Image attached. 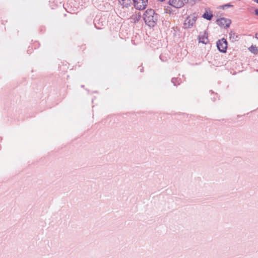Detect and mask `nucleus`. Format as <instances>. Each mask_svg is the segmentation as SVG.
Masks as SVG:
<instances>
[{
	"label": "nucleus",
	"mask_w": 258,
	"mask_h": 258,
	"mask_svg": "<svg viewBox=\"0 0 258 258\" xmlns=\"http://www.w3.org/2000/svg\"><path fill=\"white\" fill-rule=\"evenodd\" d=\"M143 20L149 27H154L157 23L158 15L153 9H148L143 15Z\"/></svg>",
	"instance_id": "f257e3e1"
},
{
	"label": "nucleus",
	"mask_w": 258,
	"mask_h": 258,
	"mask_svg": "<svg viewBox=\"0 0 258 258\" xmlns=\"http://www.w3.org/2000/svg\"><path fill=\"white\" fill-rule=\"evenodd\" d=\"M198 17L195 14H192L186 17L183 23V28L184 29L191 28L197 20Z\"/></svg>",
	"instance_id": "f03ea898"
},
{
	"label": "nucleus",
	"mask_w": 258,
	"mask_h": 258,
	"mask_svg": "<svg viewBox=\"0 0 258 258\" xmlns=\"http://www.w3.org/2000/svg\"><path fill=\"white\" fill-rule=\"evenodd\" d=\"M135 8L139 10L146 9L148 4V0H133Z\"/></svg>",
	"instance_id": "7ed1b4c3"
},
{
	"label": "nucleus",
	"mask_w": 258,
	"mask_h": 258,
	"mask_svg": "<svg viewBox=\"0 0 258 258\" xmlns=\"http://www.w3.org/2000/svg\"><path fill=\"white\" fill-rule=\"evenodd\" d=\"M218 50L221 52H226L227 48V42L225 38L219 40L217 42Z\"/></svg>",
	"instance_id": "20e7f679"
},
{
	"label": "nucleus",
	"mask_w": 258,
	"mask_h": 258,
	"mask_svg": "<svg viewBox=\"0 0 258 258\" xmlns=\"http://www.w3.org/2000/svg\"><path fill=\"white\" fill-rule=\"evenodd\" d=\"M217 24L222 28H229L231 21L230 19L225 18H221L217 20Z\"/></svg>",
	"instance_id": "39448f33"
},
{
	"label": "nucleus",
	"mask_w": 258,
	"mask_h": 258,
	"mask_svg": "<svg viewBox=\"0 0 258 258\" xmlns=\"http://www.w3.org/2000/svg\"><path fill=\"white\" fill-rule=\"evenodd\" d=\"M168 4L174 8L179 9L185 4L183 0H169Z\"/></svg>",
	"instance_id": "423d86ee"
},
{
	"label": "nucleus",
	"mask_w": 258,
	"mask_h": 258,
	"mask_svg": "<svg viewBox=\"0 0 258 258\" xmlns=\"http://www.w3.org/2000/svg\"><path fill=\"white\" fill-rule=\"evenodd\" d=\"M199 43L207 44L209 43L208 34L204 31L201 32L198 37Z\"/></svg>",
	"instance_id": "0eeeda50"
},
{
	"label": "nucleus",
	"mask_w": 258,
	"mask_h": 258,
	"mask_svg": "<svg viewBox=\"0 0 258 258\" xmlns=\"http://www.w3.org/2000/svg\"><path fill=\"white\" fill-rule=\"evenodd\" d=\"M213 15L210 11V9L206 8L205 9V12L202 15V17L207 20H211L213 18Z\"/></svg>",
	"instance_id": "6e6552de"
},
{
	"label": "nucleus",
	"mask_w": 258,
	"mask_h": 258,
	"mask_svg": "<svg viewBox=\"0 0 258 258\" xmlns=\"http://www.w3.org/2000/svg\"><path fill=\"white\" fill-rule=\"evenodd\" d=\"M229 39L232 42H234L238 40V36L233 30H230L229 32Z\"/></svg>",
	"instance_id": "1a4fd4ad"
},
{
	"label": "nucleus",
	"mask_w": 258,
	"mask_h": 258,
	"mask_svg": "<svg viewBox=\"0 0 258 258\" xmlns=\"http://www.w3.org/2000/svg\"><path fill=\"white\" fill-rule=\"evenodd\" d=\"M118 3L123 8H128L131 4V0H118Z\"/></svg>",
	"instance_id": "9d476101"
},
{
	"label": "nucleus",
	"mask_w": 258,
	"mask_h": 258,
	"mask_svg": "<svg viewBox=\"0 0 258 258\" xmlns=\"http://www.w3.org/2000/svg\"><path fill=\"white\" fill-rule=\"evenodd\" d=\"M185 4H189L194 5L196 3L201 1L202 0H183Z\"/></svg>",
	"instance_id": "9b49d317"
},
{
	"label": "nucleus",
	"mask_w": 258,
	"mask_h": 258,
	"mask_svg": "<svg viewBox=\"0 0 258 258\" xmlns=\"http://www.w3.org/2000/svg\"><path fill=\"white\" fill-rule=\"evenodd\" d=\"M141 16L140 14H135L133 16L132 19L135 23L138 22L141 19Z\"/></svg>",
	"instance_id": "f8f14e48"
},
{
	"label": "nucleus",
	"mask_w": 258,
	"mask_h": 258,
	"mask_svg": "<svg viewBox=\"0 0 258 258\" xmlns=\"http://www.w3.org/2000/svg\"><path fill=\"white\" fill-rule=\"evenodd\" d=\"M249 50L253 53H257L258 52V49L255 46L252 45L249 48Z\"/></svg>",
	"instance_id": "ddd939ff"
},
{
	"label": "nucleus",
	"mask_w": 258,
	"mask_h": 258,
	"mask_svg": "<svg viewBox=\"0 0 258 258\" xmlns=\"http://www.w3.org/2000/svg\"><path fill=\"white\" fill-rule=\"evenodd\" d=\"M233 6L230 4H227L224 5H222L220 6V8L222 9L223 10L226 9V8H232Z\"/></svg>",
	"instance_id": "4468645a"
},
{
	"label": "nucleus",
	"mask_w": 258,
	"mask_h": 258,
	"mask_svg": "<svg viewBox=\"0 0 258 258\" xmlns=\"http://www.w3.org/2000/svg\"><path fill=\"white\" fill-rule=\"evenodd\" d=\"M254 13L255 15L258 16V9H255L254 10Z\"/></svg>",
	"instance_id": "2eb2a0df"
},
{
	"label": "nucleus",
	"mask_w": 258,
	"mask_h": 258,
	"mask_svg": "<svg viewBox=\"0 0 258 258\" xmlns=\"http://www.w3.org/2000/svg\"><path fill=\"white\" fill-rule=\"evenodd\" d=\"M175 80H176L175 79H172V82L173 83H174V81H175Z\"/></svg>",
	"instance_id": "dca6fc26"
},
{
	"label": "nucleus",
	"mask_w": 258,
	"mask_h": 258,
	"mask_svg": "<svg viewBox=\"0 0 258 258\" xmlns=\"http://www.w3.org/2000/svg\"><path fill=\"white\" fill-rule=\"evenodd\" d=\"M255 2H256V3H257V4H258V0H255Z\"/></svg>",
	"instance_id": "f3484780"
},
{
	"label": "nucleus",
	"mask_w": 258,
	"mask_h": 258,
	"mask_svg": "<svg viewBox=\"0 0 258 258\" xmlns=\"http://www.w3.org/2000/svg\"><path fill=\"white\" fill-rule=\"evenodd\" d=\"M159 1H161V2H163V1H164V0H159Z\"/></svg>",
	"instance_id": "a211bd4d"
}]
</instances>
